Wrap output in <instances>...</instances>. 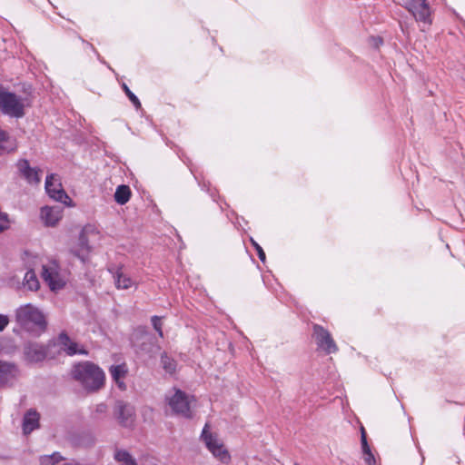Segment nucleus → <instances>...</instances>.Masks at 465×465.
Returning <instances> with one entry per match:
<instances>
[{"label": "nucleus", "mask_w": 465, "mask_h": 465, "mask_svg": "<svg viewBox=\"0 0 465 465\" xmlns=\"http://www.w3.org/2000/svg\"><path fill=\"white\" fill-rule=\"evenodd\" d=\"M114 416L122 426L130 427L134 420V409L129 403L119 401L114 406Z\"/></svg>", "instance_id": "nucleus-11"}, {"label": "nucleus", "mask_w": 465, "mask_h": 465, "mask_svg": "<svg viewBox=\"0 0 465 465\" xmlns=\"http://www.w3.org/2000/svg\"><path fill=\"white\" fill-rule=\"evenodd\" d=\"M57 344L60 349L64 351L66 354L72 356L74 354H85L86 351L83 349H78L76 342L73 341L65 333H61L57 338Z\"/></svg>", "instance_id": "nucleus-16"}, {"label": "nucleus", "mask_w": 465, "mask_h": 465, "mask_svg": "<svg viewBox=\"0 0 465 465\" xmlns=\"http://www.w3.org/2000/svg\"><path fill=\"white\" fill-rule=\"evenodd\" d=\"M312 329V337L320 350L323 351L326 354L338 351V346L328 330L319 324H313Z\"/></svg>", "instance_id": "nucleus-7"}, {"label": "nucleus", "mask_w": 465, "mask_h": 465, "mask_svg": "<svg viewBox=\"0 0 465 465\" xmlns=\"http://www.w3.org/2000/svg\"><path fill=\"white\" fill-rule=\"evenodd\" d=\"M9 323V318L7 315L0 313V332L3 331Z\"/></svg>", "instance_id": "nucleus-31"}, {"label": "nucleus", "mask_w": 465, "mask_h": 465, "mask_svg": "<svg viewBox=\"0 0 465 465\" xmlns=\"http://www.w3.org/2000/svg\"><path fill=\"white\" fill-rule=\"evenodd\" d=\"M366 455L365 461L369 465H375V459L373 455L371 454V450L367 451V453H364Z\"/></svg>", "instance_id": "nucleus-32"}, {"label": "nucleus", "mask_w": 465, "mask_h": 465, "mask_svg": "<svg viewBox=\"0 0 465 465\" xmlns=\"http://www.w3.org/2000/svg\"><path fill=\"white\" fill-rule=\"evenodd\" d=\"M64 465H80L79 463H66Z\"/></svg>", "instance_id": "nucleus-34"}, {"label": "nucleus", "mask_w": 465, "mask_h": 465, "mask_svg": "<svg viewBox=\"0 0 465 465\" xmlns=\"http://www.w3.org/2000/svg\"><path fill=\"white\" fill-rule=\"evenodd\" d=\"M63 213L61 206H44L40 210V219L45 226L54 227L63 218Z\"/></svg>", "instance_id": "nucleus-10"}, {"label": "nucleus", "mask_w": 465, "mask_h": 465, "mask_svg": "<svg viewBox=\"0 0 465 465\" xmlns=\"http://www.w3.org/2000/svg\"><path fill=\"white\" fill-rule=\"evenodd\" d=\"M45 191L51 198L57 202L67 204V200H70L56 174L52 173L46 177Z\"/></svg>", "instance_id": "nucleus-9"}, {"label": "nucleus", "mask_w": 465, "mask_h": 465, "mask_svg": "<svg viewBox=\"0 0 465 465\" xmlns=\"http://www.w3.org/2000/svg\"><path fill=\"white\" fill-rule=\"evenodd\" d=\"M401 5L411 13L416 22L422 24L421 31L432 24V9L427 0H405Z\"/></svg>", "instance_id": "nucleus-5"}, {"label": "nucleus", "mask_w": 465, "mask_h": 465, "mask_svg": "<svg viewBox=\"0 0 465 465\" xmlns=\"http://www.w3.org/2000/svg\"><path fill=\"white\" fill-rule=\"evenodd\" d=\"M10 285L16 289H19L21 287L20 282L18 281L15 284L12 280ZM22 287L31 292H35L39 289L40 283L35 272L33 270H29L25 272L22 282Z\"/></svg>", "instance_id": "nucleus-17"}, {"label": "nucleus", "mask_w": 465, "mask_h": 465, "mask_svg": "<svg viewBox=\"0 0 465 465\" xmlns=\"http://www.w3.org/2000/svg\"><path fill=\"white\" fill-rule=\"evenodd\" d=\"M192 401L193 398H190L188 395H186L180 390H176L174 394L168 399V402L172 410L175 413L181 414L185 418H190L192 416Z\"/></svg>", "instance_id": "nucleus-8"}, {"label": "nucleus", "mask_w": 465, "mask_h": 465, "mask_svg": "<svg viewBox=\"0 0 465 465\" xmlns=\"http://www.w3.org/2000/svg\"><path fill=\"white\" fill-rule=\"evenodd\" d=\"M113 274L114 283L118 290H128L133 287L137 288L138 283L128 273H126L122 266L110 270Z\"/></svg>", "instance_id": "nucleus-12"}, {"label": "nucleus", "mask_w": 465, "mask_h": 465, "mask_svg": "<svg viewBox=\"0 0 465 465\" xmlns=\"http://www.w3.org/2000/svg\"><path fill=\"white\" fill-rule=\"evenodd\" d=\"M13 143L6 132L0 128V154L13 150Z\"/></svg>", "instance_id": "nucleus-23"}, {"label": "nucleus", "mask_w": 465, "mask_h": 465, "mask_svg": "<svg viewBox=\"0 0 465 465\" xmlns=\"http://www.w3.org/2000/svg\"><path fill=\"white\" fill-rule=\"evenodd\" d=\"M24 354L28 361L39 362L47 356L48 348L36 342H28L24 347Z\"/></svg>", "instance_id": "nucleus-13"}, {"label": "nucleus", "mask_w": 465, "mask_h": 465, "mask_svg": "<svg viewBox=\"0 0 465 465\" xmlns=\"http://www.w3.org/2000/svg\"><path fill=\"white\" fill-rule=\"evenodd\" d=\"M251 241H252V245L254 246V248L257 251V254H258L259 259L262 262H265V252H263L262 248L255 241H253L252 239H251Z\"/></svg>", "instance_id": "nucleus-29"}, {"label": "nucleus", "mask_w": 465, "mask_h": 465, "mask_svg": "<svg viewBox=\"0 0 465 465\" xmlns=\"http://www.w3.org/2000/svg\"><path fill=\"white\" fill-rule=\"evenodd\" d=\"M78 245L79 248L74 249L73 252L82 262H84L88 252H90V247L88 245L87 239L84 233H82L79 237Z\"/></svg>", "instance_id": "nucleus-21"}, {"label": "nucleus", "mask_w": 465, "mask_h": 465, "mask_svg": "<svg viewBox=\"0 0 465 465\" xmlns=\"http://www.w3.org/2000/svg\"><path fill=\"white\" fill-rule=\"evenodd\" d=\"M122 87H123L125 94L128 96L130 101L133 103V104L136 108H140L141 103H140L139 99L137 98V96L129 89V87L125 84H123Z\"/></svg>", "instance_id": "nucleus-26"}, {"label": "nucleus", "mask_w": 465, "mask_h": 465, "mask_svg": "<svg viewBox=\"0 0 465 465\" xmlns=\"http://www.w3.org/2000/svg\"><path fill=\"white\" fill-rule=\"evenodd\" d=\"M72 375L87 391H97L104 385V371L89 361L75 364L72 370Z\"/></svg>", "instance_id": "nucleus-2"}, {"label": "nucleus", "mask_w": 465, "mask_h": 465, "mask_svg": "<svg viewBox=\"0 0 465 465\" xmlns=\"http://www.w3.org/2000/svg\"><path fill=\"white\" fill-rule=\"evenodd\" d=\"M15 316L18 325L28 332L39 335L46 329L45 315L37 306L32 303L19 306L15 310Z\"/></svg>", "instance_id": "nucleus-1"}, {"label": "nucleus", "mask_w": 465, "mask_h": 465, "mask_svg": "<svg viewBox=\"0 0 465 465\" xmlns=\"http://www.w3.org/2000/svg\"><path fill=\"white\" fill-rule=\"evenodd\" d=\"M63 460V457L58 452H54L51 455H45L40 458L41 465H55Z\"/></svg>", "instance_id": "nucleus-25"}, {"label": "nucleus", "mask_w": 465, "mask_h": 465, "mask_svg": "<svg viewBox=\"0 0 465 465\" xmlns=\"http://www.w3.org/2000/svg\"><path fill=\"white\" fill-rule=\"evenodd\" d=\"M161 364L166 372H174L176 367L175 361L172 358L168 357L166 353L162 354Z\"/></svg>", "instance_id": "nucleus-24"}, {"label": "nucleus", "mask_w": 465, "mask_h": 465, "mask_svg": "<svg viewBox=\"0 0 465 465\" xmlns=\"http://www.w3.org/2000/svg\"><path fill=\"white\" fill-rule=\"evenodd\" d=\"M131 196V190L127 185H119L114 193V200L119 204L126 203Z\"/></svg>", "instance_id": "nucleus-22"}, {"label": "nucleus", "mask_w": 465, "mask_h": 465, "mask_svg": "<svg viewBox=\"0 0 465 465\" xmlns=\"http://www.w3.org/2000/svg\"><path fill=\"white\" fill-rule=\"evenodd\" d=\"M29 106L26 97L17 95L7 88L0 86V111L10 117L22 118L25 107Z\"/></svg>", "instance_id": "nucleus-3"}, {"label": "nucleus", "mask_w": 465, "mask_h": 465, "mask_svg": "<svg viewBox=\"0 0 465 465\" xmlns=\"http://www.w3.org/2000/svg\"><path fill=\"white\" fill-rule=\"evenodd\" d=\"M20 173L29 183H38L41 180L42 171L37 168H32L27 160H20L17 163Z\"/></svg>", "instance_id": "nucleus-15"}, {"label": "nucleus", "mask_w": 465, "mask_h": 465, "mask_svg": "<svg viewBox=\"0 0 465 465\" xmlns=\"http://www.w3.org/2000/svg\"><path fill=\"white\" fill-rule=\"evenodd\" d=\"M109 371L117 387L121 391H125L126 384L124 382V379L128 372L127 366L125 364L112 365Z\"/></svg>", "instance_id": "nucleus-18"}, {"label": "nucleus", "mask_w": 465, "mask_h": 465, "mask_svg": "<svg viewBox=\"0 0 465 465\" xmlns=\"http://www.w3.org/2000/svg\"><path fill=\"white\" fill-rule=\"evenodd\" d=\"M42 278L51 291L63 289L68 281V272L62 269L55 261H50L42 266Z\"/></svg>", "instance_id": "nucleus-4"}, {"label": "nucleus", "mask_w": 465, "mask_h": 465, "mask_svg": "<svg viewBox=\"0 0 465 465\" xmlns=\"http://www.w3.org/2000/svg\"><path fill=\"white\" fill-rule=\"evenodd\" d=\"M202 439L214 457L223 463H228L230 461L231 456L228 450L215 435H213L208 431V424H205L203 430Z\"/></svg>", "instance_id": "nucleus-6"}, {"label": "nucleus", "mask_w": 465, "mask_h": 465, "mask_svg": "<svg viewBox=\"0 0 465 465\" xmlns=\"http://www.w3.org/2000/svg\"><path fill=\"white\" fill-rule=\"evenodd\" d=\"M361 440L362 450L364 453H367V451H370V447L368 446V443H367L366 432L364 430V428H361Z\"/></svg>", "instance_id": "nucleus-30"}, {"label": "nucleus", "mask_w": 465, "mask_h": 465, "mask_svg": "<svg viewBox=\"0 0 465 465\" xmlns=\"http://www.w3.org/2000/svg\"><path fill=\"white\" fill-rule=\"evenodd\" d=\"M114 460L119 465H138L135 459L125 450L115 449Z\"/></svg>", "instance_id": "nucleus-20"}, {"label": "nucleus", "mask_w": 465, "mask_h": 465, "mask_svg": "<svg viewBox=\"0 0 465 465\" xmlns=\"http://www.w3.org/2000/svg\"><path fill=\"white\" fill-rule=\"evenodd\" d=\"M19 373L15 363L0 361V387L12 384L19 377Z\"/></svg>", "instance_id": "nucleus-14"}, {"label": "nucleus", "mask_w": 465, "mask_h": 465, "mask_svg": "<svg viewBox=\"0 0 465 465\" xmlns=\"http://www.w3.org/2000/svg\"><path fill=\"white\" fill-rule=\"evenodd\" d=\"M152 323L154 328V330L159 333L161 337H163V331H162V323H161V318L158 316H153L152 317Z\"/></svg>", "instance_id": "nucleus-28"}, {"label": "nucleus", "mask_w": 465, "mask_h": 465, "mask_svg": "<svg viewBox=\"0 0 465 465\" xmlns=\"http://www.w3.org/2000/svg\"><path fill=\"white\" fill-rule=\"evenodd\" d=\"M39 419L40 415L35 411L30 410L28 411L25 416L23 420V430L25 434H28L32 432L35 429L39 426Z\"/></svg>", "instance_id": "nucleus-19"}, {"label": "nucleus", "mask_w": 465, "mask_h": 465, "mask_svg": "<svg viewBox=\"0 0 465 465\" xmlns=\"http://www.w3.org/2000/svg\"><path fill=\"white\" fill-rule=\"evenodd\" d=\"M9 227V220L7 214L0 211V232Z\"/></svg>", "instance_id": "nucleus-27"}, {"label": "nucleus", "mask_w": 465, "mask_h": 465, "mask_svg": "<svg viewBox=\"0 0 465 465\" xmlns=\"http://www.w3.org/2000/svg\"><path fill=\"white\" fill-rule=\"evenodd\" d=\"M107 411V406L104 403H100L95 408L96 413H104Z\"/></svg>", "instance_id": "nucleus-33"}]
</instances>
